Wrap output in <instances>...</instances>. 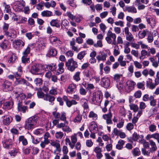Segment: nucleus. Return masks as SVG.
I'll list each match as a JSON object with an SVG mask.
<instances>
[{"label": "nucleus", "instance_id": "1", "mask_svg": "<svg viewBox=\"0 0 159 159\" xmlns=\"http://www.w3.org/2000/svg\"><path fill=\"white\" fill-rule=\"evenodd\" d=\"M38 117L36 116H33L26 120L24 126L25 129L32 130L34 128L36 124Z\"/></svg>", "mask_w": 159, "mask_h": 159}, {"label": "nucleus", "instance_id": "2", "mask_svg": "<svg viewBox=\"0 0 159 159\" xmlns=\"http://www.w3.org/2000/svg\"><path fill=\"white\" fill-rule=\"evenodd\" d=\"M65 65L67 69L71 72L75 71L78 66L77 62L75 61L73 58L68 59L66 62Z\"/></svg>", "mask_w": 159, "mask_h": 159}, {"label": "nucleus", "instance_id": "3", "mask_svg": "<svg viewBox=\"0 0 159 159\" xmlns=\"http://www.w3.org/2000/svg\"><path fill=\"white\" fill-rule=\"evenodd\" d=\"M42 66L39 64H35L32 66L30 68V72L34 75H41V70Z\"/></svg>", "mask_w": 159, "mask_h": 159}, {"label": "nucleus", "instance_id": "4", "mask_svg": "<svg viewBox=\"0 0 159 159\" xmlns=\"http://www.w3.org/2000/svg\"><path fill=\"white\" fill-rule=\"evenodd\" d=\"M135 84V83L133 81H127L125 86V91L127 93L129 92L134 89Z\"/></svg>", "mask_w": 159, "mask_h": 159}, {"label": "nucleus", "instance_id": "5", "mask_svg": "<svg viewBox=\"0 0 159 159\" xmlns=\"http://www.w3.org/2000/svg\"><path fill=\"white\" fill-rule=\"evenodd\" d=\"M108 111V113L102 116V118L106 120V123L107 125L112 124L113 122L111 120L112 114L111 113L110 108L109 109Z\"/></svg>", "mask_w": 159, "mask_h": 159}, {"label": "nucleus", "instance_id": "6", "mask_svg": "<svg viewBox=\"0 0 159 159\" xmlns=\"http://www.w3.org/2000/svg\"><path fill=\"white\" fill-rule=\"evenodd\" d=\"M101 84L102 87L108 89L111 84L110 80L108 77H103L101 79Z\"/></svg>", "mask_w": 159, "mask_h": 159}, {"label": "nucleus", "instance_id": "7", "mask_svg": "<svg viewBox=\"0 0 159 159\" xmlns=\"http://www.w3.org/2000/svg\"><path fill=\"white\" fill-rule=\"evenodd\" d=\"M3 90L4 91L7 92L10 91L12 89L11 83L8 81L5 80L2 84Z\"/></svg>", "mask_w": 159, "mask_h": 159}, {"label": "nucleus", "instance_id": "8", "mask_svg": "<svg viewBox=\"0 0 159 159\" xmlns=\"http://www.w3.org/2000/svg\"><path fill=\"white\" fill-rule=\"evenodd\" d=\"M17 109L18 111H22L23 113H25L28 110L27 106L23 105L22 101L20 100L18 101L17 104Z\"/></svg>", "mask_w": 159, "mask_h": 159}, {"label": "nucleus", "instance_id": "9", "mask_svg": "<svg viewBox=\"0 0 159 159\" xmlns=\"http://www.w3.org/2000/svg\"><path fill=\"white\" fill-rule=\"evenodd\" d=\"M9 24L7 23H4L2 26V29L3 32L4 33V34L6 35L7 38L10 39L11 38V35L10 34V32L8 31L9 28Z\"/></svg>", "mask_w": 159, "mask_h": 159}, {"label": "nucleus", "instance_id": "10", "mask_svg": "<svg viewBox=\"0 0 159 159\" xmlns=\"http://www.w3.org/2000/svg\"><path fill=\"white\" fill-rule=\"evenodd\" d=\"M3 123L5 125H8L12 120V118L11 116H2Z\"/></svg>", "mask_w": 159, "mask_h": 159}, {"label": "nucleus", "instance_id": "11", "mask_svg": "<svg viewBox=\"0 0 159 159\" xmlns=\"http://www.w3.org/2000/svg\"><path fill=\"white\" fill-rule=\"evenodd\" d=\"M55 98L54 96L50 95L48 93L45 94L44 100L46 101H48L51 103L54 104L53 102L55 101Z\"/></svg>", "mask_w": 159, "mask_h": 159}, {"label": "nucleus", "instance_id": "12", "mask_svg": "<svg viewBox=\"0 0 159 159\" xmlns=\"http://www.w3.org/2000/svg\"><path fill=\"white\" fill-rule=\"evenodd\" d=\"M124 11H127L128 12L131 13H136L137 11L134 7L133 6H126L125 8H123Z\"/></svg>", "mask_w": 159, "mask_h": 159}, {"label": "nucleus", "instance_id": "13", "mask_svg": "<svg viewBox=\"0 0 159 159\" xmlns=\"http://www.w3.org/2000/svg\"><path fill=\"white\" fill-rule=\"evenodd\" d=\"M76 90V87L75 84H71L68 87L67 92L69 93H75Z\"/></svg>", "mask_w": 159, "mask_h": 159}, {"label": "nucleus", "instance_id": "14", "mask_svg": "<svg viewBox=\"0 0 159 159\" xmlns=\"http://www.w3.org/2000/svg\"><path fill=\"white\" fill-rule=\"evenodd\" d=\"M57 53V50L53 47L50 46L48 49V54L50 56H55Z\"/></svg>", "mask_w": 159, "mask_h": 159}, {"label": "nucleus", "instance_id": "15", "mask_svg": "<svg viewBox=\"0 0 159 159\" xmlns=\"http://www.w3.org/2000/svg\"><path fill=\"white\" fill-rule=\"evenodd\" d=\"M13 102L12 101L6 102L3 105V108L5 110H9L12 107Z\"/></svg>", "mask_w": 159, "mask_h": 159}, {"label": "nucleus", "instance_id": "16", "mask_svg": "<svg viewBox=\"0 0 159 159\" xmlns=\"http://www.w3.org/2000/svg\"><path fill=\"white\" fill-rule=\"evenodd\" d=\"M51 145L56 147V151L59 152H60L61 150V149L60 148V145L59 143L55 142L54 140H51Z\"/></svg>", "mask_w": 159, "mask_h": 159}, {"label": "nucleus", "instance_id": "17", "mask_svg": "<svg viewBox=\"0 0 159 159\" xmlns=\"http://www.w3.org/2000/svg\"><path fill=\"white\" fill-rule=\"evenodd\" d=\"M107 57V54L103 52H101V55H98L96 57V58L98 62L100 61H105L106 60V58Z\"/></svg>", "mask_w": 159, "mask_h": 159}, {"label": "nucleus", "instance_id": "18", "mask_svg": "<svg viewBox=\"0 0 159 159\" xmlns=\"http://www.w3.org/2000/svg\"><path fill=\"white\" fill-rule=\"evenodd\" d=\"M19 143L21 142L23 146H26L28 144V142L27 139L24 136L21 135L19 137L18 139Z\"/></svg>", "mask_w": 159, "mask_h": 159}, {"label": "nucleus", "instance_id": "19", "mask_svg": "<svg viewBox=\"0 0 159 159\" xmlns=\"http://www.w3.org/2000/svg\"><path fill=\"white\" fill-rule=\"evenodd\" d=\"M149 32V31L147 29L143 30L142 31H140L138 33L139 38L141 39L144 38L146 35V34Z\"/></svg>", "mask_w": 159, "mask_h": 159}, {"label": "nucleus", "instance_id": "20", "mask_svg": "<svg viewBox=\"0 0 159 159\" xmlns=\"http://www.w3.org/2000/svg\"><path fill=\"white\" fill-rule=\"evenodd\" d=\"M64 66V63L61 62L58 65L59 68L57 69V73L58 75H59L63 73L64 71V69L63 67Z\"/></svg>", "mask_w": 159, "mask_h": 159}, {"label": "nucleus", "instance_id": "21", "mask_svg": "<svg viewBox=\"0 0 159 159\" xmlns=\"http://www.w3.org/2000/svg\"><path fill=\"white\" fill-rule=\"evenodd\" d=\"M8 45V40L4 39L3 42L0 43V47L3 50L7 49Z\"/></svg>", "mask_w": 159, "mask_h": 159}, {"label": "nucleus", "instance_id": "22", "mask_svg": "<svg viewBox=\"0 0 159 159\" xmlns=\"http://www.w3.org/2000/svg\"><path fill=\"white\" fill-rule=\"evenodd\" d=\"M149 142L151 146V148L150 149V152H154L157 150V147L155 142L153 141V140H150Z\"/></svg>", "mask_w": 159, "mask_h": 159}, {"label": "nucleus", "instance_id": "23", "mask_svg": "<svg viewBox=\"0 0 159 159\" xmlns=\"http://www.w3.org/2000/svg\"><path fill=\"white\" fill-rule=\"evenodd\" d=\"M125 141L122 140L120 139L118 142V144L116 146V148L119 150L122 149L123 148V146L125 144Z\"/></svg>", "mask_w": 159, "mask_h": 159}, {"label": "nucleus", "instance_id": "24", "mask_svg": "<svg viewBox=\"0 0 159 159\" xmlns=\"http://www.w3.org/2000/svg\"><path fill=\"white\" fill-rule=\"evenodd\" d=\"M12 144L11 140H10L5 142L3 143V146L6 149H9L11 147Z\"/></svg>", "mask_w": 159, "mask_h": 159}, {"label": "nucleus", "instance_id": "25", "mask_svg": "<svg viewBox=\"0 0 159 159\" xmlns=\"http://www.w3.org/2000/svg\"><path fill=\"white\" fill-rule=\"evenodd\" d=\"M42 16L43 17H49L52 16V11L46 10L44 11L41 13Z\"/></svg>", "mask_w": 159, "mask_h": 159}, {"label": "nucleus", "instance_id": "26", "mask_svg": "<svg viewBox=\"0 0 159 159\" xmlns=\"http://www.w3.org/2000/svg\"><path fill=\"white\" fill-rule=\"evenodd\" d=\"M149 100L150 101V105L151 106L154 107L156 105L157 101L154 99L153 96H150Z\"/></svg>", "mask_w": 159, "mask_h": 159}, {"label": "nucleus", "instance_id": "27", "mask_svg": "<svg viewBox=\"0 0 159 159\" xmlns=\"http://www.w3.org/2000/svg\"><path fill=\"white\" fill-rule=\"evenodd\" d=\"M130 109L133 110L134 112H136L138 111L139 108L137 105L134 104H131L129 105Z\"/></svg>", "mask_w": 159, "mask_h": 159}, {"label": "nucleus", "instance_id": "28", "mask_svg": "<svg viewBox=\"0 0 159 159\" xmlns=\"http://www.w3.org/2000/svg\"><path fill=\"white\" fill-rule=\"evenodd\" d=\"M66 103L67 106L68 107H70L72 105H76L77 103V102L74 100H68Z\"/></svg>", "mask_w": 159, "mask_h": 159}, {"label": "nucleus", "instance_id": "29", "mask_svg": "<svg viewBox=\"0 0 159 159\" xmlns=\"http://www.w3.org/2000/svg\"><path fill=\"white\" fill-rule=\"evenodd\" d=\"M90 131L92 130L93 132H96L98 130L97 125L95 123L91 124L90 126Z\"/></svg>", "mask_w": 159, "mask_h": 159}, {"label": "nucleus", "instance_id": "30", "mask_svg": "<svg viewBox=\"0 0 159 159\" xmlns=\"http://www.w3.org/2000/svg\"><path fill=\"white\" fill-rule=\"evenodd\" d=\"M47 67L49 69L52 71H56L57 70V67L56 64H52L48 65L47 66Z\"/></svg>", "mask_w": 159, "mask_h": 159}, {"label": "nucleus", "instance_id": "31", "mask_svg": "<svg viewBox=\"0 0 159 159\" xmlns=\"http://www.w3.org/2000/svg\"><path fill=\"white\" fill-rule=\"evenodd\" d=\"M126 39L129 42H133L134 40V36L131 33L126 35Z\"/></svg>", "mask_w": 159, "mask_h": 159}, {"label": "nucleus", "instance_id": "32", "mask_svg": "<svg viewBox=\"0 0 159 159\" xmlns=\"http://www.w3.org/2000/svg\"><path fill=\"white\" fill-rule=\"evenodd\" d=\"M89 118H92L93 120H96L97 119L98 115L93 111H91L89 112Z\"/></svg>", "mask_w": 159, "mask_h": 159}, {"label": "nucleus", "instance_id": "33", "mask_svg": "<svg viewBox=\"0 0 159 159\" xmlns=\"http://www.w3.org/2000/svg\"><path fill=\"white\" fill-rule=\"evenodd\" d=\"M107 35L108 36L111 38H112L113 40L116 39V35L114 33H113L110 30H109L107 34Z\"/></svg>", "mask_w": 159, "mask_h": 159}, {"label": "nucleus", "instance_id": "34", "mask_svg": "<svg viewBox=\"0 0 159 159\" xmlns=\"http://www.w3.org/2000/svg\"><path fill=\"white\" fill-rule=\"evenodd\" d=\"M110 143L107 144L106 147L107 150L108 151H110L112 149V143L113 141L111 139H110Z\"/></svg>", "mask_w": 159, "mask_h": 159}, {"label": "nucleus", "instance_id": "35", "mask_svg": "<svg viewBox=\"0 0 159 159\" xmlns=\"http://www.w3.org/2000/svg\"><path fill=\"white\" fill-rule=\"evenodd\" d=\"M80 72H77L73 76V78L77 82H78L80 80Z\"/></svg>", "mask_w": 159, "mask_h": 159}, {"label": "nucleus", "instance_id": "36", "mask_svg": "<svg viewBox=\"0 0 159 159\" xmlns=\"http://www.w3.org/2000/svg\"><path fill=\"white\" fill-rule=\"evenodd\" d=\"M15 44L16 45L19 47H23L25 45V43L20 39H17L15 40Z\"/></svg>", "mask_w": 159, "mask_h": 159}, {"label": "nucleus", "instance_id": "37", "mask_svg": "<svg viewBox=\"0 0 159 159\" xmlns=\"http://www.w3.org/2000/svg\"><path fill=\"white\" fill-rule=\"evenodd\" d=\"M34 82L36 85L40 86L42 84L43 80L41 78H36L35 79Z\"/></svg>", "mask_w": 159, "mask_h": 159}, {"label": "nucleus", "instance_id": "38", "mask_svg": "<svg viewBox=\"0 0 159 159\" xmlns=\"http://www.w3.org/2000/svg\"><path fill=\"white\" fill-rule=\"evenodd\" d=\"M145 83L144 81L137 83V88L139 89H145Z\"/></svg>", "mask_w": 159, "mask_h": 159}, {"label": "nucleus", "instance_id": "39", "mask_svg": "<svg viewBox=\"0 0 159 159\" xmlns=\"http://www.w3.org/2000/svg\"><path fill=\"white\" fill-rule=\"evenodd\" d=\"M133 154L135 156L139 155L140 154V152L139 149L137 148H135L133 150Z\"/></svg>", "mask_w": 159, "mask_h": 159}, {"label": "nucleus", "instance_id": "40", "mask_svg": "<svg viewBox=\"0 0 159 159\" xmlns=\"http://www.w3.org/2000/svg\"><path fill=\"white\" fill-rule=\"evenodd\" d=\"M60 119L61 120L65 121V123H67V122L66 121V113L65 112H61Z\"/></svg>", "mask_w": 159, "mask_h": 159}, {"label": "nucleus", "instance_id": "41", "mask_svg": "<svg viewBox=\"0 0 159 159\" xmlns=\"http://www.w3.org/2000/svg\"><path fill=\"white\" fill-rule=\"evenodd\" d=\"M83 73L84 76L90 78L92 76V74L91 71L89 70H84Z\"/></svg>", "mask_w": 159, "mask_h": 159}, {"label": "nucleus", "instance_id": "42", "mask_svg": "<svg viewBox=\"0 0 159 159\" xmlns=\"http://www.w3.org/2000/svg\"><path fill=\"white\" fill-rule=\"evenodd\" d=\"M86 54L85 51H83L80 52L77 55V58L80 60L83 59Z\"/></svg>", "mask_w": 159, "mask_h": 159}, {"label": "nucleus", "instance_id": "43", "mask_svg": "<svg viewBox=\"0 0 159 159\" xmlns=\"http://www.w3.org/2000/svg\"><path fill=\"white\" fill-rule=\"evenodd\" d=\"M50 143V141L44 140L43 141H41L40 144V146L42 148H44L46 145Z\"/></svg>", "mask_w": 159, "mask_h": 159}, {"label": "nucleus", "instance_id": "44", "mask_svg": "<svg viewBox=\"0 0 159 159\" xmlns=\"http://www.w3.org/2000/svg\"><path fill=\"white\" fill-rule=\"evenodd\" d=\"M122 76V75L119 74H116L114 75L113 79L115 81L118 83L119 82L120 78Z\"/></svg>", "mask_w": 159, "mask_h": 159}, {"label": "nucleus", "instance_id": "45", "mask_svg": "<svg viewBox=\"0 0 159 159\" xmlns=\"http://www.w3.org/2000/svg\"><path fill=\"white\" fill-rule=\"evenodd\" d=\"M17 57L15 54H13L10 57L8 62L9 63H13L17 59Z\"/></svg>", "mask_w": 159, "mask_h": 159}, {"label": "nucleus", "instance_id": "46", "mask_svg": "<svg viewBox=\"0 0 159 159\" xmlns=\"http://www.w3.org/2000/svg\"><path fill=\"white\" fill-rule=\"evenodd\" d=\"M25 98L26 95L23 93H20L17 97V99L19 100V101H22V102L23 101L25 100Z\"/></svg>", "mask_w": 159, "mask_h": 159}, {"label": "nucleus", "instance_id": "47", "mask_svg": "<svg viewBox=\"0 0 159 159\" xmlns=\"http://www.w3.org/2000/svg\"><path fill=\"white\" fill-rule=\"evenodd\" d=\"M27 56H23L22 57V61L23 63H29L30 62L29 58L27 57Z\"/></svg>", "mask_w": 159, "mask_h": 159}, {"label": "nucleus", "instance_id": "48", "mask_svg": "<svg viewBox=\"0 0 159 159\" xmlns=\"http://www.w3.org/2000/svg\"><path fill=\"white\" fill-rule=\"evenodd\" d=\"M82 119V116L80 114H78L74 119V121L75 123H80V122Z\"/></svg>", "mask_w": 159, "mask_h": 159}, {"label": "nucleus", "instance_id": "49", "mask_svg": "<svg viewBox=\"0 0 159 159\" xmlns=\"http://www.w3.org/2000/svg\"><path fill=\"white\" fill-rule=\"evenodd\" d=\"M64 135L63 133L61 132H57L55 136L57 139H61Z\"/></svg>", "mask_w": 159, "mask_h": 159}, {"label": "nucleus", "instance_id": "50", "mask_svg": "<svg viewBox=\"0 0 159 159\" xmlns=\"http://www.w3.org/2000/svg\"><path fill=\"white\" fill-rule=\"evenodd\" d=\"M142 95V92L140 90H138L135 92L134 94V96L135 98H140Z\"/></svg>", "mask_w": 159, "mask_h": 159}, {"label": "nucleus", "instance_id": "51", "mask_svg": "<svg viewBox=\"0 0 159 159\" xmlns=\"http://www.w3.org/2000/svg\"><path fill=\"white\" fill-rule=\"evenodd\" d=\"M37 95L39 98H43V99L45 95V94L41 91H38L37 92Z\"/></svg>", "mask_w": 159, "mask_h": 159}, {"label": "nucleus", "instance_id": "52", "mask_svg": "<svg viewBox=\"0 0 159 159\" xmlns=\"http://www.w3.org/2000/svg\"><path fill=\"white\" fill-rule=\"evenodd\" d=\"M76 134H75L71 136V139L72 143L75 144L77 141V139L76 137Z\"/></svg>", "mask_w": 159, "mask_h": 159}, {"label": "nucleus", "instance_id": "53", "mask_svg": "<svg viewBox=\"0 0 159 159\" xmlns=\"http://www.w3.org/2000/svg\"><path fill=\"white\" fill-rule=\"evenodd\" d=\"M124 120L121 119L120 121L119 120V123L117 124V127L119 128H120L123 127L124 124Z\"/></svg>", "mask_w": 159, "mask_h": 159}, {"label": "nucleus", "instance_id": "54", "mask_svg": "<svg viewBox=\"0 0 159 159\" xmlns=\"http://www.w3.org/2000/svg\"><path fill=\"white\" fill-rule=\"evenodd\" d=\"M149 129L150 131L153 132L156 130V126L154 125L151 124L149 126Z\"/></svg>", "mask_w": 159, "mask_h": 159}, {"label": "nucleus", "instance_id": "55", "mask_svg": "<svg viewBox=\"0 0 159 159\" xmlns=\"http://www.w3.org/2000/svg\"><path fill=\"white\" fill-rule=\"evenodd\" d=\"M93 46L96 48L98 47H102L103 46L102 41L101 40L98 41L97 43L94 44Z\"/></svg>", "mask_w": 159, "mask_h": 159}, {"label": "nucleus", "instance_id": "56", "mask_svg": "<svg viewBox=\"0 0 159 159\" xmlns=\"http://www.w3.org/2000/svg\"><path fill=\"white\" fill-rule=\"evenodd\" d=\"M141 151L143 154L144 155H146L147 156H149L150 153L151 152L150 150L146 151V150L144 148H142Z\"/></svg>", "mask_w": 159, "mask_h": 159}, {"label": "nucleus", "instance_id": "57", "mask_svg": "<svg viewBox=\"0 0 159 159\" xmlns=\"http://www.w3.org/2000/svg\"><path fill=\"white\" fill-rule=\"evenodd\" d=\"M139 135L136 132H134L133 134V139L134 141H137L139 139Z\"/></svg>", "mask_w": 159, "mask_h": 159}, {"label": "nucleus", "instance_id": "58", "mask_svg": "<svg viewBox=\"0 0 159 159\" xmlns=\"http://www.w3.org/2000/svg\"><path fill=\"white\" fill-rule=\"evenodd\" d=\"M95 88L93 84L91 83H87V86L86 89L89 90L93 89Z\"/></svg>", "mask_w": 159, "mask_h": 159}, {"label": "nucleus", "instance_id": "59", "mask_svg": "<svg viewBox=\"0 0 159 159\" xmlns=\"http://www.w3.org/2000/svg\"><path fill=\"white\" fill-rule=\"evenodd\" d=\"M30 48L28 46L27 47L26 49L23 52V56H27V55L30 53Z\"/></svg>", "mask_w": 159, "mask_h": 159}, {"label": "nucleus", "instance_id": "60", "mask_svg": "<svg viewBox=\"0 0 159 159\" xmlns=\"http://www.w3.org/2000/svg\"><path fill=\"white\" fill-rule=\"evenodd\" d=\"M79 92L80 94L83 95H85L87 93L86 90L83 87H81L79 90Z\"/></svg>", "mask_w": 159, "mask_h": 159}, {"label": "nucleus", "instance_id": "61", "mask_svg": "<svg viewBox=\"0 0 159 159\" xmlns=\"http://www.w3.org/2000/svg\"><path fill=\"white\" fill-rule=\"evenodd\" d=\"M52 115L55 119H58L60 118L61 116V114L60 113L53 111L52 112Z\"/></svg>", "mask_w": 159, "mask_h": 159}, {"label": "nucleus", "instance_id": "62", "mask_svg": "<svg viewBox=\"0 0 159 159\" xmlns=\"http://www.w3.org/2000/svg\"><path fill=\"white\" fill-rule=\"evenodd\" d=\"M57 24H58V20L57 19H53L50 22V25L53 27H55Z\"/></svg>", "mask_w": 159, "mask_h": 159}, {"label": "nucleus", "instance_id": "63", "mask_svg": "<svg viewBox=\"0 0 159 159\" xmlns=\"http://www.w3.org/2000/svg\"><path fill=\"white\" fill-rule=\"evenodd\" d=\"M18 83L19 84H25L28 85L27 84L28 83L26 80L24 79H21L18 80Z\"/></svg>", "mask_w": 159, "mask_h": 159}, {"label": "nucleus", "instance_id": "64", "mask_svg": "<svg viewBox=\"0 0 159 159\" xmlns=\"http://www.w3.org/2000/svg\"><path fill=\"white\" fill-rule=\"evenodd\" d=\"M62 129L64 131L66 132L67 133L72 131L71 129L68 126H65L64 128H62Z\"/></svg>", "mask_w": 159, "mask_h": 159}]
</instances>
